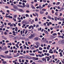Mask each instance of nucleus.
Here are the masks:
<instances>
[{
  "label": "nucleus",
  "instance_id": "obj_1",
  "mask_svg": "<svg viewBox=\"0 0 64 64\" xmlns=\"http://www.w3.org/2000/svg\"><path fill=\"white\" fill-rule=\"evenodd\" d=\"M34 37H35V35H34V34H31L30 36L28 37V38L29 39H32Z\"/></svg>",
  "mask_w": 64,
  "mask_h": 64
},
{
  "label": "nucleus",
  "instance_id": "obj_2",
  "mask_svg": "<svg viewBox=\"0 0 64 64\" xmlns=\"http://www.w3.org/2000/svg\"><path fill=\"white\" fill-rule=\"evenodd\" d=\"M31 59L33 60H38V58H36L35 57H32Z\"/></svg>",
  "mask_w": 64,
  "mask_h": 64
},
{
  "label": "nucleus",
  "instance_id": "obj_3",
  "mask_svg": "<svg viewBox=\"0 0 64 64\" xmlns=\"http://www.w3.org/2000/svg\"><path fill=\"white\" fill-rule=\"evenodd\" d=\"M36 45L37 46H38V47L40 46V44L38 42H36Z\"/></svg>",
  "mask_w": 64,
  "mask_h": 64
},
{
  "label": "nucleus",
  "instance_id": "obj_4",
  "mask_svg": "<svg viewBox=\"0 0 64 64\" xmlns=\"http://www.w3.org/2000/svg\"><path fill=\"white\" fill-rule=\"evenodd\" d=\"M5 57L6 58H8V59H10V58H12V56H6Z\"/></svg>",
  "mask_w": 64,
  "mask_h": 64
},
{
  "label": "nucleus",
  "instance_id": "obj_5",
  "mask_svg": "<svg viewBox=\"0 0 64 64\" xmlns=\"http://www.w3.org/2000/svg\"><path fill=\"white\" fill-rule=\"evenodd\" d=\"M34 41H37V40H39V38H38V37L35 38L34 39Z\"/></svg>",
  "mask_w": 64,
  "mask_h": 64
},
{
  "label": "nucleus",
  "instance_id": "obj_6",
  "mask_svg": "<svg viewBox=\"0 0 64 64\" xmlns=\"http://www.w3.org/2000/svg\"><path fill=\"white\" fill-rule=\"evenodd\" d=\"M13 7L14 9H16V10H18V8H17V7L16 6H13Z\"/></svg>",
  "mask_w": 64,
  "mask_h": 64
},
{
  "label": "nucleus",
  "instance_id": "obj_7",
  "mask_svg": "<svg viewBox=\"0 0 64 64\" xmlns=\"http://www.w3.org/2000/svg\"><path fill=\"white\" fill-rule=\"evenodd\" d=\"M42 60L43 61H45V62H46V59L45 58H42Z\"/></svg>",
  "mask_w": 64,
  "mask_h": 64
},
{
  "label": "nucleus",
  "instance_id": "obj_8",
  "mask_svg": "<svg viewBox=\"0 0 64 64\" xmlns=\"http://www.w3.org/2000/svg\"><path fill=\"white\" fill-rule=\"evenodd\" d=\"M63 41V40H60L58 42V43L59 44H61L62 45V42Z\"/></svg>",
  "mask_w": 64,
  "mask_h": 64
},
{
  "label": "nucleus",
  "instance_id": "obj_9",
  "mask_svg": "<svg viewBox=\"0 0 64 64\" xmlns=\"http://www.w3.org/2000/svg\"><path fill=\"white\" fill-rule=\"evenodd\" d=\"M18 11L20 12H24V11L22 9H18Z\"/></svg>",
  "mask_w": 64,
  "mask_h": 64
},
{
  "label": "nucleus",
  "instance_id": "obj_10",
  "mask_svg": "<svg viewBox=\"0 0 64 64\" xmlns=\"http://www.w3.org/2000/svg\"><path fill=\"white\" fill-rule=\"evenodd\" d=\"M44 32H45L47 35H48L49 34V33H48V32L47 30H44Z\"/></svg>",
  "mask_w": 64,
  "mask_h": 64
},
{
  "label": "nucleus",
  "instance_id": "obj_11",
  "mask_svg": "<svg viewBox=\"0 0 64 64\" xmlns=\"http://www.w3.org/2000/svg\"><path fill=\"white\" fill-rule=\"evenodd\" d=\"M55 38V37L53 36H52L50 38V39H53Z\"/></svg>",
  "mask_w": 64,
  "mask_h": 64
},
{
  "label": "nucleus",
  "instance_id": "obj_12",
  "mask_svg": "<svg viewBox=\"0 0 64 64\" xmlns=\"http://www.w3.org/2000/svg\"><path fill=\"white\" fill-rule=\"evenodd\" d=\"M30 56H35V54H34L32 53V54H30Z\"/></svg>",
  "mask_w": 64,
  "mask_h": 64
},
{
  "label": "nucleus",
  "instance_id": "obj_13",
  "mask_svg": "<svg viewBox=\"0 0 64 64\" xmlns=\"http://www.w3.org/2000/svg\"><path fill=\"white\" fill-rule=\"evenodd\" d=\"M44 13V11H42V10H41L40 11V14H42Z\"/></svg>",
  "mask_w": 64,
  "mask_h": 64
},
{
  "label": "nucleus",
  "instance_id": "obj_14",
  "mask_svg": "<svg viewBox=\"0 0 64 64\" xmlns=\"http://www.w3.org/2000/svg\"><path fill=\"white\" fill-rule=\"evenodd\" d=\"M9 36L10 38H13V37H14L12 35H9Z\"/></svg>",
  "mask_w": 64,
  "mask_h": 64
},
{
  "label": "nucleus",
  "instance_id": "obj_15",
  "mask_svg": "<svg viewBox=\"0 0 64 64\" xmlns=\"http://www.w3.org/2000/svg\"><path fill=\"white\" fill-rule=\"evenodd\" d=\"M0 57H2L3 58H5V57L4 56H3L2 55H0Z\"/></svg>",
  "mask_w": 64,
  "mask_h": 64
},
{
  "label": "nucleus",
  "instance_id": "obj_16",
  "mask_svg": "<svg viewBox=\"0 0 64 64\" xmlns=\"http://www.w3.org/2000/svg\"><path fill=\"white\" fill-rule=\"evenodd\" d=\"M31 7H32V9H34H34H35V8L34 7V6H33V5H32L31 6Z\"/></svg>",
  "mask_w": 64,
  "mask_h": 64
},
{
  "label": "nucleus",
  "instance_id": "obj_17",
  "mask_svg": "<svg viewBox=\"0 0 64 64\" xmlns=\"http://www.w3.org/2000/svg\"><path fill=\"white\" fill-rule=\"evenodd\" d=\"M52 36H57V34L56 33H54L52 34Z\"/></svg>",
  "mask_w": 64,
  "mask_h": 64
},
{
  "label": "nucleus",
  "instance_id": "obj_18",
  "mask_svg": "<svg viewBox=\"0 0 64 64\" xmlns=\"http://www.w3.org/2000/svg\"><path fill=\"white\" fill-rule=\"evenodd\" d=\"M7 63V62H6V61H3L2 62V63H3V64H5L6 63Z\"/></svg>",
  "mask_w": 64,
  "mask_h": 64
},
{
  "label": "nucleus",
  "instance_id": "obj_19",
  "mask_svg": "<svg viewBox=\"0 0 64 64\" xmlns=\"http://www.w3.org/2000/svg\"><path fill=\"white\" fill-rule=\"evenodd\" d=\"M18 7H22V8L23 7L22 6L19 5H18Z\"/></svg>",
  "mask_w": 64,
  "mask_h": 64
},
{
  "label": "nucleus",
  "instance_id": "obj_20",
  "mask_svg": "<svg viewBox=\"0 0 64 64\" xmlns=\"http://www.w3.org/2000/svg\"><path fill=\"white\" fill-rule=\"evenodd\" d=\"M54 18L55 21H57V17H55Z\"/></svg>",
  "mask_w": 64,
  "mask_h": 64
},
{
  "label": "nucleus",
  "instance_id": "obj_21",
  "mask_svg": "<svg viewBox=\"0 0 64 64\" xmlns=\"http://www.w3.org/2000/svg\"><path fill=\"white\" fill-rule=\"evenodd\" d=\"M8 17L9 18H11V19H12L13 17L12 16H8Z\"/></svg>",
  "mask_w": 64,
  "mask_h": 64
},
{
  "label": "nucleus",
  "instance_id": "obj_22",
  "mask_svg": "<svg viewBox=\"0 0 64 64\" xmlns=\"http://www.w3.org/2000/svg\"><path fill=\"white\" fill-rule=\"evenodd\" d=\"M11 10H12V11H13L14 12H16V11H17L16 10L13 9H12Z\"/></svg>",
  "mask_w": 64,
  "mask_h": 64
},
{
  "label": "nucleus",
  "instance_id": "obj_23",
  "mask_svg": "<svg viewBox=\"0 0 64 64\" xmlns=\"http://www.w3.org/2000/svg\"><path fill=\"white\" fill-rule=\"evenodd\" d=\"M8 52H9V51L7 50L6 51H5L4 53L6 54H8Z\"/></svg>",
  "mask_w": 64,
  "mask_h": 64
},
{
  "label": "nucleus",
  "instance_id": "obj_24",
  "mask_svg": "<svg viewBox=\"0 0 64 64\" xmlns=\"http://www.w3.org/2000/svg\"><path fill=\"white\" fill-rule=\"evenodd\" d=\"M4 50H6L7 49V47H6V46H4Z\"/></svg>",
  "mask_w": 64,
  "mask_h": 64
},
{
  "label": "nucleus",
  "instance_id": "obj_25",
  "mask_svg": "<svg viewBox=\"0 0 64 64\" xmlns=\"http://www.w3.org/2000/svg\"><path fill=\"white\" fill-rule=\"evenodd\" d=\"M18 28L17 27H16L15 28V31H17V30H18Z\"/></svg>",
  "mask_w": 64,
  "mask_h": 64
},
{
  "label": "nucleus",
  "instance_id": "obj_26",
  "mask_svg": "<svg viewBox=\"0 0 64 64\" xmlns=\"http://www.w3.org/2000/svg\"><path fill=\"white\" fill-rule=\"evenodd\" d=\"M60 57H62V56H63V55H62V52H60Z\"/></svg>",
  "mask_w": 64,
  "mask_h": 64
},
{
  "label": "nucleus",
  "instance_id": "obj_27",
  "mask_svg": "<svg viewBox=\"0 0 64 64\" xmlns=\"http://www.w3.org/2000/svg\"><path fill=\"white\" fill-rule=\"evenodd\" d=\"M26 7L27 8H29V4H27L26 5Z\"/></svg>",
  "mask_w": 64,
  "mask_h": 64
},
{
  "label": "nucleus",
  "instance_id": "obj_28",
  "mask_svg": "<svg viewBox=\"0 0 64 64\" xmlns=\"http://www.w3.org/2000/svg\"><path fill=\"white\" fill-rule=\"evenodd\" d=\"M18 44H16L15 45V46H16V47H17V48H19V46H18Z\"/></svg>",
  "mask_w": 64,
  "mask_h": 64
},
{
  "label": "nucleus",
  "instance_id": "obj_29",
  "mask_svg": "<svg viewBox=\"0 0 64 64\" xmlns=\"http://www.w3.org/2000/svg\"><path fill=\"white\" fill-rule=\"evenodd\" d=\"M60 2H57V3H56V5H59L60 4Z\"/></svg>",
  "mask_w": 64,
  "mask_h": 64
},
{
  "label": "nucleus",
  "instance_id": "obj_30",
  "mask_svg": "<svg viewBox=\"0 0 64 64\" xmlns=\"http://www.w3.org/2000/svg\"><path fill=\"white\" fill-rule=\"evenodd\" d=\"M42 11H46V9H42Z\"/></svg>",
  "mask_w": 64,
  "mask_h": 64
},
{
  "label": "nucleus",
  "instance_id": "obj_31",
  "mask_svg": "<svg viewBox=\"0 0 64 64\" xmlns=\"http://www.w3.org/2000/svg\"><path fill=\"white\" fill-rule=\"evenodd\" d=\"M38 47L37 46H34V48H38Z\"/></svg>",
  "mask_w": 64,
  "mask_h": 64
},
{
  "label": "nucleus",
  "instance_id": "obj_32",
  "mask_svg": "<svg viewBox=\"0 0 64 64\" xmlns=\"http://www.w3.org/2000/svg\"><path fill=\"white\" fill-rule=\"evenodd\" d=\"M16 17H17V15H14V17L13 18H16Z\"/></svg>",
  "mask_w": 64,
  "mask_h": 64
},
{
  "label": "nucleus",
  "instance_id": "obj_33",
  "mask_svg": "<svg viewBox=\"0 0 64 64\" xmlns=\"http://www.w3.org/2000/svg\"><path fill=\"white\" fill-rule=\"evenodd\" d=\"M38 53H39L40 54H42V52L39 51L38 52Z\"/></svg>",
  "mask_w": 64,
  "mask_h": 64
},
{
  "label": "nucleus",
  "instance_id": "obj_34",
  "mask_svg": "<svg viewBox=\"0 0 64 64\" xmlns=\"http://www.w3.org/2000/svg\"><path fill=\"white\" fill-rule=\"evenodd\" d=\"M64 34H63L62 36H61V38H62V39H63V38H64Z\"/></svg>",
  "mask_w": 64,
  "mask_h": 64
},
{
  "label": "nucleus",
  "instance_id": "obj_35",
  "mask_svg": "<svg viewBox=\"0 0 64 64\" xmlns=\"http://www.w3.org/2000/svg\"><path fill=\"white\" fill-rule=\"evenodd\" d=\"M13 20H14V21H15V22H16V19L15 18H13Z\"/></svg>",
  "mask_w": 64,
  "mask_h": 64
},
{
  "label": "nucleus",
  "instance_id": "obj_36",
  "mask_svg": "<svg viewBox=\"0 0 64 64\" xmlns=\"http://www.w3.org/2000/svg\"><path fill=\"white\" fill-rule=\"evenodd\" d=\"M27 57L28 59H32L31 58L30 56H28Z\"/></svg>",
  "mask_w": 64,
  "mask_h": 64
},
{
  "label": "nucleus",
  "instance_id": "obj_37",
  "mask_svg": "<svg viewBox=\"0 0 64 64\" xmlns=\"http://www.w3.org/2000/svg\"><path fill=\"white\" fill-rule=\"evenodd\" d=\"M38 20V18H35V21H37Z\"/></svg>",
  "mask_w": 64,
  "mask_h": 64
},
{
  "label": "nucleus",
  "instance_id": "obj_38",
  "mask_svg": "<svg viewBox=\"0 0 64 64\" xmlns=\"http://www.w3.org/2000/svg\"><path fill=\"white\" fill-rule=\"evenodd\" d=\"M39 49L40 50H42V48H41V47H40L39 48Z\"/></svg>",
  "mask_w": 64,
  "mask_h": 64
},
{
  "label": "nucleus",
  "instance_id": "obj_39",
  "mask_svg": "<svg viewBox=\"0 0 64 64\" xmlns=\"http://www.w3.org/2000/svg\"><path fill=\"white\" fill-rule=\"evenodd\" d=\"M20 55V54H19V53H16V56H17L18 57V56H19Z\"/></svg>",
  "mask_w": 64,
  "mask_h": 64
},
{
  "label": "nucleus",
  "instance_id": "obj_40",
  "mask_svg": "<svg viewBox=\"0 0 64 64\" xmlns=\"http://www.w3.org/2000/svg\"><path fill=\"white\" fill-rule=\"evenodd\" d=\"M64 10V8H61L59 10V11H62V10Z\"/></svg>",
  "mask_w": 64,
  "mask_h": 64
},
{
  "label": "nucleus",
  "instance_id": "obj_41",
  "mask_svg": "<svg viewBox=\"0 0 64 64\" xmlns=\"http://www.w3.org/2000/svg\"><path fill=\"white\" fill-rule=\"evenodd\" d=\"M22 2H25V3H26V0H23L22 1Z\"/></svg>",
  "mask_w": 64,
  "mask_h": 64
},
{
  "label": "nucleus",
  "instance_id": "obj_42",
  "mask_svg": "<svg viewBox=\"0 0 64 64\" xmlns=\"http://www.w3.org/2000/svg\"><path fill=\"white\" fill-rule=\"evenodd\" d=\"M52 50L51 49H50V50L49 51V53H50L51 51H52Z\"/></svg>",
  "mask_w": 64,
  "mask_h": 64
},
{
  "label": "nucleus",
  "instance_id": "obj_43",
  "mask_svg": "<svg viewBox=\"0 0 64 64\" xmlns=\"http://www.w3.org/2000/svg\"><path fill=\"white\" fill-rule=\"evenodd\" d=\"M48 19H51V17H50V16H48Z\"/></svg>",
  "mask_w": 64,
  "mask_h": 64
},
{
  "label": "nucleus",
  "instance_id": "obj_44",
  "mask_svg": "<svg viewBox=\"0 0 64 64\" xmlns=\"http://www.w3.org/2000/svg\"><path fill=\"white\" fill-rule=\"evenodd\" d=\"M32 25L30 26L29 27H28V28L29 29H31V28H32Z\"/></svg>",
  "mask_w": 64,
  "mask_h": 64
},
{
  "label": "nucleus",
  "instance_id": "obj_45",
  "mask_svg": "<svg viewBox=\"0 0 64 64\" xmlns=\"http://www.w3.org/2000/svg\"><path fill=\"white\" fill-rule=\"evenodd\" d=\"M62 45H64V40H62Z\"/></svg>",
  "mask_w": 64,
  "mask_h": 64
},
{
  "label": "nucleus",
  "instance_id": "obj_46",
  "mask_svg": "<svg viewBox=\"0 0 64 64\" xmlns=\"http://www.w3.org/2000/svg\"><path fill=\"white\" fill-rule=\"evenodd\" d=\"M12 26H13V24H11L10 25V27H12Z\"/></svg>",
  "mask_w": 64,
  "mask_h": 64
},
{
  "label": "nucleus",
  "instance_id": "obj_47",
  "mask_svg": "<svg viewBox=\"0 0 64 64\" xmlns=\"http://www.w3.org/2000/svg\"><path fill=\"white\" fill-rule=\"evenodd\" d=\"M46 55L47 56H49L50 55V54L49 53L47 54Z\"/></svg>",
  "mask_w": 64,
  "mask_h": 64
},
{
  "label": "nucleus",
  "instance_id": "obj_48",
  "mask_svg": "<svg viewBox=\"0 0 64 64\" xmlns=\"http://www.w3.org/2000/svg\"><path fill=\"white\" fill-rule=\"evenodd\" d=\"M12 33H16V32H15V31L14 30L12 31Z\"/></svg>",
  "mask_w": 64,
  "mask_h": 64
},
{
  "label": "nucleus",
  "instance_id": "obj_49",
  "mask_svg": "<svg viewBox=\"0 0 64 64\" xmlns=\"http://www.w3.org/2000/svg\"><path fill=\"white\" fill-rule=\"evenodd\" d=\"M6 44L5 43H3V44H2V45H4V46H5V45Z\"/></svg>",
  "mask_w": 64,
  "mask_h": 64
},
{
  "label": "nucleus",
  "instance_id": "obj_50",
  "mask_svg": "<svg viewBox=\"0 0 64 64\" xmlns=\"http://www.w3.org/2000/svg\"><path fill=\"white\" fill-rule=\"evenodd\" d=\"M56 44V42H53L52 43V44Z\"/></svg>",
  "mask_w": 64,
  "mask_h": 64
},
{
  "label": "nucleus",
  "instance_id": "obj_51",
  "mask_svg": "<svg viewBox=\"0 0 64 64\" xmlns=\"http://www.w3.org/2000/svg\"><path fill=\"white\" fill-rule=\"evenodd\" d=\"M52 57L53 58V59H54V57H55V56H54V55H53L52 56Z\"/></svg>",
  "mask_w": 64,
  "mask_h": 64
},
{
  "label": "nucleus",
  "instance_id": "obj_52",
  "mask_svg": "<svg viewBox=\"0 0 64 64\" xmlns=\"http://www.w3.org/2000/svg\"><path fill=\"white\" fill-rule=\"evenodd\" d=\"M5 8H6V9H8V8H9V7L8 6H6Z\"/></svg>",
  "mask_w": 64,
  "mask_h": 64
},
{
  "label": "nucleus",
  "instance_id": "obj_53",
  "mask_svg": "<svg viewBox=\"0 0 64 64\" xmlns=\"http://www.w3.org/2000/svg\"><path fill=\"white\" fill-rule=\"evenodd\" d=\"M14 57H17V55L15 54L14 56Z\"/></svg>",
  "mask_w": 64,
  "mask_h": 64
},
{
  "label": "nucleus",
  "instance_id": "obj_54",
  "mask_svg": "<svg viewBox=\"0 0 64 64\" xmlns=\"http://www.w3.org/2000/svg\"><path fill=\"white\" fill-rule=\"evenodd\" d=\"M59 61H60V60H58L56 62L57 63H59Z\"/></svg>",
  "mask_w": 64,
  "mask_h": 64
},
{
  "label": "nucleus",
  "instance_id": "obj_55",
  "mask_svg": "<svg viewBox=\"0 0 64 64\" xmlns=\"http://www.w3.org/2000/svg\"><path fill=\"white\" fill-rule=\"evenodd\" d=\"M38 56H39V57H42V56H41V55L40 54H38Z\"/></svg>",
  "mask_w": 64,
  "mask_h": 64
},
{
  "label": "nucleus",
  "instance_id": "obj_56",
  "mask_svg": "<svg viewBox=\"0 0 64 64\" xmlns=\"http://www.w3.org/2000/svg\"><path fill=\"white\" fill-rule=\"evenodd\" d=\"M56 51V50H54V53H55V52Z\"/></svg>",
  "mask_w": 64,
  "mask_h": 64
},
{
  "label": "nucleus",
  "instance_id": "obj_57",
  "mask_svg": "<svg viewBox=\"0 0 64 64\" xmlns=\"http://www.w3.org/2000/svg\"><path fill=\"white\" fill-rule=\"evenodd\" d=\"M43 2H46V0H42Z\"/></svg>",
  "mask_w": 64,
  "mask_h": 64
},
{
  "label": "nucleus",
  "instance_id": "obj_58",
  "mask_svg": "<svg viewBox=\"0 0 64 64\" xmlns=\"http://www.w3.org/2000/svg\"><path fill=\"white\" fill-rule=\"evenodd\" d=\"M19 58H24V57H23V56H20L19 57Z\"/></svg>",
  "mask_w": 64,
  "mask_h": 64
},
{
  "label": "nucleus",
  "instance_id": "obj_59",
  "mask_svg": "<svg viewBox=\"0 0 64 64\" xmlns=\"http://www.w3.org/2000/svg\"><path fill=\"white\" fill-rule=\"evenodd\" d=\"M26 17H27L29 16V15H28V14H26Z\"/></svg>",
  "mask_w": 64,
  "mask_h": 64
},
{
  "label": "nucleus",
  "instance_id": "obj_60",
  "mask_svg": "<svg viewBox=\"0 0 64 64\" xmlns=\"http://www.w3.org/2000/svg\"><path fill=\"white\" fill-rule=\"evenodd\" d=\"M43 19H44V20H45L46 19V17H44Z\"/></svg>",
  "mask_w": 64,
  "mask_h": 64
},
{
  "label": "nucleus",
  "instance_id": "obj_61",
  "mask_svg": "<svg viewBox=\"0 0 64 64\" xmlns=\"http://www.w3.org/2000/svg\"><path fill=\"white\" fill-rule=\"evenodd\" d=\"M45 4H44L43 5H42V6L43 7H45Z\"/></svg>",
  "mask_w": 64,
  "mask_h": 64
},
{
  "label": "nucleus",
  "instance_id": "obj_62",
  "mask_svg": "<svg viewBox=\"0 0 64 64\" xmlns=\"http://www.w3.org/2000/svg\"><path fill=\"white\" fill-rule=\"evenodd\" d=\"M18 20H21V18H20L19 17H18Z\"/></svg>",
  "mask_w": 64,
  "mask_h": 64
},
{
  "label": "nucleus",
  "instance_id": "obj_63",
  "mask_svg": "<svg viewBox=\"0 0 64 64\" xmlns=\"http://www.w3.org/2000/svg\"><path fill=\"white\" fill-rule=\"evenodd\" d=\"M46 48H47V50H49V49H50V48H48V47H47Z\"/></svg>",
  "mask_w": 64,
  "mask_h": 64
},
{
  "label": "nucleus",
  "instance_id": "obj_64",
  "mask_svg": "<svg viewBox=\"0 0 64 64\" xmlns=\"http://www.w3.org/2000/svg\"><path fill=\"white\" fill-rule=\"evenodd\" d=\"M36 12H39V10H36Z\"/></svg>",
  "mask_w": 64,
  "mask_h": 64
}]
</instances>
